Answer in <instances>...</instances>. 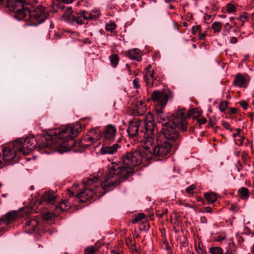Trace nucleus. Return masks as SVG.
Listing matches in <instances>:
<instances>
[{
    "instance_id": "nucleus-27",
    "label": "nucleus",
    "mask_w": 254,
    "mask_h": 254,
    "mask_svg": "<svg viewBox=\"0 0 254 254\" xmlns=\"http://www.w3.org/2000/svg\"><path fill=\"white\" fill-rule=\"evenodd\" d=\"M238 193L240 195L242 199H247L249 197V190L246 187H242L238 190Z\"/></svg>"
},
{
    "instance_id": "nucleus-2",
    "label": "nucleus",
    "mask_w": 254,
    "mask_h": 254,
    "mask_svg": "<svg viewBox=\"0 0 254 254\" xmlns=\"http://www.w3.org/2000/svg\"><path fill=\"white\" fill-rule=\"evenodd\" d=\"M123 164L112 163L109 166V172L111 184L116 185L133 175V167L139 165L142 160L141 151L138 150L127 152L122 157Z\"/></svg>"
},
{
    "instance_id": "nucleus-13",
    "label": "nucleus",
    "mask_w": 254,
    "mask_h": 254,
    "mask_svg": "<svg viewBox=\"0 0 254 254\" xmlns=\"http://www.w3.org/2000/svg\"><path fill=\"white\" fill-rule=\"evenodd\" d=\"M144 135L154 136L157 131L155 129L153 115L148 112L146 114L144 120Z\"/></svg>"
},
{
    "instance_id": "nucleus-4",
    "label": "nucleus",
    "mask_w": 254,
    "mask_h": 254,
    "mask_svg": "<svg viewBox=\"0 0 254 254\" xmlns=\"http://www.w3.org/2000/svg\"><path fill=\"white\" fill-rule=\"evenodd\" d=\"M163 111L164 109H156L157 122L162 126V136L168 141H172L178 138L179 134L177 130L171 126V119H170Z\"/></svg>"
},
{
    "instance_id": "nucleus-29",
    "label": "nucleus",
    "mask_w": 254,
    "mask_h": 254,
    "mask_svg": "<svg viewBox=\"0 0 254 254\" xmlns=\"http://www.w3.org/2000/svg\"><path fill=\"white\" fill-rule=\"evenodd\" d=\"M205 199L208 203H212L216 201L217 197L216 194L214 192L206 193L204 194Z\"/></svg>"
},
{
    "instance_id": "nucleus-24",
    "label": "nucleus",
    "mask_w": 254,
    "mask_h": 254,
    "mask_svg": "<svg viewBox=\"0 0 254 254\" xmlns=\"http://www.w3.org/2000/svg\"><path fill=\"white\" fill-rule=\"evenodd\" d=\"M75 14H73L71 8H68L65 11L64 14L62 15V17L68 22H72L74 17Z\"/></svg>"
},
{
    "instance_id": "nucleus-47",
    "label": "nucleus",
    "mask_w": 254,
    "mask_h": 254,
    "mask_svg": "<svg viewBox=\"0 0 254 254\" xmlns=\"http://www.w3.org/2000/svg\"><path fill=\"white\" fill-rule=\"evenodd\" d=\"M247 19L248 17L245 13L244 14L240 15L239 17L237 18V20L241 21L243 22H245Z\"/></svg>"
},
{
    "instance_id": "nucleus-44",
    "label": "nucleus",
    "mask_w": 254,
    "mask_h": 254,
    "mask_svg": "<svg viewBox=\"0 0 254 254\" xmlns=\"http://www.w3.org/2000/svg\"><path fill=\"white\" fill-rule=\"evenodd\" d=\"M196 251L198 254H207L206 250L201 248L199 245L197 247H196Z\"/></svg>"
},
{
    "instance_id": "nucleus-50",
    "label": "nucleus",
    "mask_w": 254,
    "mask_h": 254,
    "mask_svg": "<svg viewBox=\"0 0 254 254\" xmlns=\"http://www.w3.org/2000/svg\"><path fill=\"white\" fill-rule=\"evenodd\" d=\"M167 212H168L167 210L165 209L162 210V212L157 213L156 215H157V216H158L159 217H162L164 215H166L167 214Z\"/></svg>"
},
{
    "instance_id": "nucleus-61",
    "label": "nucleus",
    "mask_w": 254,
    "mask_h": 254,
    "mask_svg": "<svg viewBox=\"0 0 254 254\" xmlns=\"http://www.w3.org/2000/svg\"><path fill=\"white\" fill-rule=\"evenodd\" d=\"M131 251H132V252L133 253V252L134 253V254L135 253H137V251L136 250V248H135L134 245H133L132 246V248H131Z\"/></svg>"
},
{
    "instance_id": "nucleus-55",
    "label": "nucleus",
    "mask_w": 254,
    "mask_h": 254,
    "mask_svg": "<svg viewBox=\"0 0 254 254\" xmlns=\"http://www.w3.org/2000/svg\"><path fill=\"white\" fill-rule=\"evenodd\" d=\"M206 36V32H203L202 33H200L199 32V39L200 40L203 39Z\"/></svg>"
},
{
    "instance_id": "nucleus-9",
    "label": "nucleus",
    "mask_w": 254,
    "mask_h": 254,
    "mask_svg": "<svg viewBox=\"0 0 254 254\" xmlns=\"http://www.w3.org/2000/svg\"><path fill=\"white\" fill-rule=\"evenodd\" d=\"M34 138H26L25 139H19L15 141V146L19 149V152L24 155H28L35 146Z\"/></svg>"
},
{
    "instance_id": "nucleus-22",
    "label": "nucleus",
    "mask_w": 254,
    "mask_h": 254,
    "mask_svg": "<svg viewBox=\"0 0 254 254\" xmlns=\"http://www.w3.org/2000/svg\"><path fill=\"white\" fill-rule=\"evenodd\" d=\"M42 199L44 201L53 204L55 203L56 200L55 193L53 191H48L43 195Z\"/></svg>"
},
{
    "instance_id": "nucleus-58",
    "label": "nucleus",
    "mask_w": 254,
    "mask_h": 254,
    "mask_svg": "<svg viewBox=\"0 0 254 254\" xmlns=\"http://www.w3.org/2000/svg\"><path fill=\"white\" fill-rule=\"evenodd\" d=\"M205 212L207 213H211L212 212V209L209 206H207L204 207Z\"/></svg>"
},
{
    "instance_id": "nucleus-7",
    "label": "nucleus",
    "mask_w": 254,
    "mask_h": 254,
    "mask_svg": "<svg viewBox=\"0 0 254 254\" xmlns=\"http://www.w3.org/2000/svg\"><path fill=\"white\" fill-rule=\"evenodd\" d=\"M48 16L47 11L45 7L39 5L34 10L30 11L28 22L30 25L37 26L43 22Z\"/></svg>"
},
{
    "instance_id": "nucleus-42",
    "label": "nucleus",
    "mask_w": 254,
    "mask_h": 254,
    "mask_svg": "<svg viewBox=\"0 0 254 254\" xmlns=\"http://www.w3.org/2000/svg\"><path fill=\"white\" fill-rule=\"evenodd\" d=\"M228 107V103L226 101L221 102L219 105V109L222 112H224Z\"/></svg>"
},
{
    "instance_id": "nucleus-1",
    "label": "nucleus",
    "mask_w": 254,
    "mask_h": 254,
    "mask_svg": "<svg viewBox=\"0 0 254 254\" xmlns=\"http://www.w3.org/2000/svg\"><path fill=\"white\" fill-rule=\"evenodd\" d=\"M81 128L78 126L68 125L64 127L49 130L46 137L42 139L38 150L41 153H47L43 150L46 148L55 149L60 153L67 151L76 146L73 138L80 131Z\"/></svg>"
},
{
    "instance_id": "nucleus-20",
    "label": "nucleus",
    "mask_w": 254,
    "mask_h": 254,
    "mask_svg": "<svg viewBox=\"0 0 254 254\" xmlns=\"http://www.w3.org/2000/svg\"><path fill=\"white\" fill-rule=\"evenodd\" d=\"M141 53L138 49H133L127 51V56L131 60L140 62L141 61Z\"/></svg>"
},
{
    "instance_id": "nucleus-38",
    "label": "nucleus",
    "mask_w": 254,
    "mask_h": 254,
    "mask_svg": "<svg viewBox=\"0 0 254 254\" xmlns=\"http://www.w3.org/2000/svg\"><path fill=\"white\" fill-rule=\"evenodd\" d=\"M149 225L146 221H142L139 223V229L141 231H147L149 230Z\"/></svg>"
},
{
    "instance_id": "nucleus-32",
    "label": "nucleus",
    "mask_w": 254,
    "mask_h": 254,
    "mask_svg": "<svg viewBox=\"0 0 254 254\" xmlns=\"http://www.w3.org/2000/svg\"><path fill=\"white\" fill-rule=\"evenodd\" d=\"M226 12L228 13L234 14L236 11V5L234 3H228L226 5L225 7Z\"/></svg>"
},
{
    "instance_id": "nucleus-33",
    "label": "nucleus",
    "mask_w": 254,
    "mask_h": 254,
    "mask_svg": "<svg viewBox=\"0 0 254 254\" xmlns=\"http://www.w3.org/2000/svg\"><path fill=\"white\" fill-rule=\"evenodd\" d=\"M145 216L143 213H140L135 215L131 220V222L133 224L140 223L142 220H145Z\"/></svg>"
},
{
    "instance_id": "nucleus-43",
    "label": "nucleus",
    "mask_w": 254,
    "mask_h": 254,
    "mask_svg": "<svg viewBox=\"0 0 254 254\" xmlns=\"http://www.w3.org/2000/svg\"><path fill=\"white\" fill-rule=\"evenodd\" d=\"M196 189V186L194 185H191L186 189V192L189 194H193L194 193V190Z\"/></svg>"
},
{
    "instance_id": "nucleus-26",
    "label": "nucleus",
    "mask_w": 254,
    "mask_h": 254,
    "mask_svg": "<svg viewBox=\"0 0 254 254\" xmlns=\"http://www.w3.org/2000/svg\"><path fill=\"white\" fill-rule=\"evenodd\" d=\"M237 131V132L236 133L233 134V136L235 138L236 144L239 146L242 145L244 140V137L241 135L242 130L241 129L238 128Z\"/></svg>"
},
{
    "instance_id": "nucleus-40",
    "label": "nucleus",
    "mask_w": 254,
    "mask_h": 254,
    "mask_svg": "<svg viewBox=\"0 0 254 254\" xmlns=\"http://www.w3.org/2000/svg\"><path fill=\"white\" fill-rule=\"evenodd\" d=\"M96 248L93 246L88 247L84 249V254H95Z\"/></svg>"
},
{
    "instance_id": "nucleus-16",
    "label": "nucleus",
    "mask_w": 254,
    "mask_h": 254,
    "mask_svg": "<svg viewBox=\"0 0 254 254\" xmlns=\"http://www.w3.org/2000/svg\"><path fill=\"white\" fill-rule=\"evenodd\" d=\"M144 77L147 87L154 86L155 80H157V75L155 74L152 67L150 65L145 68L144 72Z\"/></svg>"
},
{
    "instance_id": "nucleus-30",
    "label": "nucleus",
    "mask_w": 254,
    "mask_h": 254,
    "mask_svg": "<svg viewBox=\"0 0 254 254\" xmlns=\"http://www.w3.org/2000/svg\"><path fill=\"white\" fill-rule=\"evenodd\" d=\"M69 208V203L68 201L64 200L59 203L56 206L57 210L64 211Z\"/></svg>"
},
{
    "instance_id": "nucleus-64",
    "label": "nucleus",
    "mask_w": 254,
    "mask_h": 254,
    "mask_svg": "<svg viewBox=\"0 0 254 254\" xmlns=\"http://www.w3.org/2000/svg\"><path fill=\"white\" fill-rule=\"evenodd\" d=\"M68 193H69V195L70 196H74V192L70 190H68Z\"/></svg>"
},
{
    "instance_id": "nucleus-35",
    "label": "nucleus",
    "mask_w": 254,
    "mask_h": 254,
    "mask_svg": "<svg viewBox=\"0 0 254 254\" xmlns=\"http://www.w3.org/2000/svg\"><path fill=\"white\" fill-rule=\"evenodd\" d=\"M209 252L210 254H223V250L219 247H212L209 249Z\"/></svg>"
},
{
    "instance_id": "nucleus-31",
    "label": "nucleus",
    "mask_w": 254,
    "mask_h": 254,
    "mask_svg": "<svg viewBox=\"0 0 254 254\" xmlns=\"http://www.w3.org/2000/svg\"><path fill=\"white\" fill-rule=\"evenodd\" d=\"M222 23L220 22H214L211 25V28L214 33H220L222 30Z\"/></svg>"
},
{
    "instance_id": "nucleus-11",
    "label": "nucleus",
    "mask_w": 254,
    "mask_h": 254,
    "mask_svg": "<svg viewBox=\"0 0 254 254\" xmlns=\"http://www.w3.org/2000/svg\"><path fill=\"white\" fill-rule=\"evenodd\" d=\"M156 141L157 143L156 146H154V157H158L159 159L161 158L166 157L171 149V145L170 143L167 141H159V139L156 137Z\"/></svg>"
},
{
    "instance_id": "nucleus-10",
    "label": "nucleus",
    "mask_w": 254,
    "mask_h": 254,
    "mask_svg": "<svg viewBox=\"0 0 254 254\" xmlns=\"http://www.w3.org/2000/svg\"><path fill=\"white\" fill-rule=\"evenodd\" d=\"M144 146L141 152L142 159L147 160L151 159L154 156V136L144 135Z\"/></svg>"
},
{
    "instance_id": "nucleus-59",
    "label": "nucleus",
    "mask_w": 254,
    "mask_h": 254,
    "mask_svg": "<svg viewBox=\"0 0 254 254\" xmlns=\"http://www.w3.org/2000/svg\"><path fill=\"white\" fill-rule=\"evenodd\" d=\"M200 221L202 223H206L207 222V219L205 216H202L200 218Z\"/></svg>"
},
{
    "instance_id": "nucleus-21",
    "label": "nucleus",
    "mask_w": 254,
    "mask_h": 254,
    "mask_svg": "<svg viewBox=\"0 0 254 254\" xmlns=\"http://www.w3.org/2000/svg\"><path fill=\"white\" fill-rule=\"evenodd\" d=\"M19 216V214L17 211H10L6 213L5 215L2 216L4 218L5 221L8 224H10L16 220Z\"/></svg>"
},
{
    "instance_id": "nucleus-17",
    "label": "nucleus",
    "mask_w": 254,
    "mask_h": 254,
    "mask_svg": "<svg viewBox=\"0 0 254 254\" xmlns=\"http://www.w3.org/2000/svg\"><path fill=\"white\" fill-rule=\"evenodd\" d=\"M92 18V14L85 11H80L75 14L72 22H75L78 24H84L88 19Z\"/></svg>"
},
{
    "instance_id": "nucleus-62",
    "label": "nucleus",
    "mask_w": 254,
    "mask_h": 254,
    "mask_svg": "<svg viewBox=\"0 0 254 254\" xmlns=\"http://www.w3.org/2000/svg\"><path fill=\"white\" fill-rule=\"evenodd\" d=\"M230 209H231V210H233V211H237V210H236V206H235V205H234V204H232V205H231Z\"/></svg>"
},
{
    "instance_id": "nucleus-45",
    "label": "nucleus",
    "mask_w": 254,
    "mask_h": 254,
    "mask_svg": "<svg viewBox=\"0 0 254 254\" xmlns=\"http://www.w3.org/2000/svg\"><path fill=\"white\" fill-rule=\"evenodd\" d=\"M201 26L200 25H197L195 26H193L192 28V32L193 34H196L197 32H200Z\"/></svg>"
},
{
    "instance_id": "nucleus-37",
    "label": "nucleus",
    "mask_w": 254,
    "mask_h": 254,
    "mask_svg": "<svg viewBox=\"0 0 254 254\" xmlns=\"http://www.w3.org/2000/svg\"><path fill=\"white\" fill-rule=\"evenodd\" d=\"M116 28V25L115 22L110 21L106 25V29L108 31L113 32Z\"/></svg>"
},
{
    "instance_id": "nucleus-15",
    "label": "nucleus",
    "mask_w": 254,
    "mask_h": 254,
    "mask_svg": "<svg viewBox=\"0 0 254 254\" xmlns=\"http://www.w3.org/2000/svg\"><path fill=\"white\" fill-rule=\"evenodd\" d=\"M19 149L15 146V141L12 143L5 146L2 148V156L4 161H9L15 158Z\"/></svg>"
},
{
    "instance_id": "nucleus-28",
    "label": "nucleus",
    "mask_w": 254,
    "mask_h": 254,
    "mask_svg": "<svg viewBox=\"0 0 254 254\" xmlns=\"http://www.w3.org/2000/svg\"><path fill=\"white\" fill-rule=\"evenodd\" d=\"M136 111L138 116L142 115L146 112V108L142 101H140L136 107Z\"/></svg>"
},
{
    "instance_id": "nucleus-63",
    "label": "nucleus",
    "mask_w": 254,
    "mask_h": 254,
    "mask_svg": "<svg viewBox=\"0 0 254 254\" xmlns=\"http://www.w3.org/2000/svg\"><path fill=\"white\" fill-rule=\"evenodd\" d=\"M212 9L213 10H217L218 9V7L216 6L215 4H212Z\"/></svg>"
},
{
    "instance_id": "nucleus-12",
    "label": "nucleus",
    "mask_w": 254,
    "mask_h": 254,
    "mask_svg": "<svg viewBox=\"0 0 254 254\" xmlns=\"http://www.w3.org/2000/svg\"><path fill=\"white\" fill-rule=\"evenodd\" d=\"M141 123V122L137 119H134L133 120L129 122L127 129V132L129 137H134L135 136L144 137L143 133H144V130L139 131Z\"/></svg>"
},
{
    "instance_id": "nucleus-19",
    "label": "nucleus",
    "mask_w": 254,
    "mask_h": 254,
    "mask_svg": "<svg viewBox=\"0 0 254 254\" xmlns=\"http://www.w3.org/2000/svg\"><path fill=\"white\" fill-rule=\"evenodd\" d=\"M38 225V222L36 219H30L26 222L24 231L27 233H32L36 230Z\"/></svg>"
},
{
    "instance_id": "nucleus-52",
    "label": "nucleus",
    "mask_w": 254,
    "mask_h": 254,
    "mask_svg": "<svg viewBox=\"0 0 254 254\" xmlns=\"http://www.w3.org/2000/svg\"><path fill=\"white\" fill-rule=\"evenodd\" d=\"M198 122L200 125H204L207 122V120L205 118H202L198 120Z\"/></svg>"
},
{
    "instance_id": "nucleus-34",
    "label": "nucleus",
    "mask_w": 254,
    "mask_h": 254,
    "mask_svg": "<svg viewBox=\"0 0 254 254\" xmlns=\"http://www.w3.org/2000/svg\"><path fill=\"white\" fill-rule=\"evenodd\" d=\"M110 61L112 66L116 67L119 62V56L116 54H112L110 57Z\"/></svg>"
},
{
    "instance_id": "nucleus-53",
    "label": "nucleus",
    "mask_w": 254,
    "mask_h": 254,
    "mask_svg": "<svg viewBox=\"0 0 254 254\" xmlns=\"http://www.w3.org/2000/svg\"><path fill=\"white\" fill-rule=\"evenodd\" d=\"M225 239V237L224 236H218L217 239H216V241L217 242H222L223 241H224V240Z\"/></svg>"
},
{
    "instance_id": "nucleus-23",
    "label": "nucleus",
    "mask_w": 254,
    "mask_h": 254,
    "mask_svg": "<svg viewBox=\"0 0 254 254\" xmlns=\"http://www.w3.org/2000/svg\"><path fill=\"white\" fill-rule=\"evenodd\" d=\"M246 82V79L244 76L240 73L236 74L235 78L233 81V84L240 87H243Z\"/></svg>"
},
{
    "instance_id": "nucleus-14",
    "label": "nucleus",
    "mask_w": 254,
    "mask_h": 254,
    "mask_svg": "<svg viewBox=\"0 0 254 254\" xmlns=\"http://www.w3.org/2000/svg\"><path fill=\"white\" fill-rule=\"evenodd\" d=\"M116 132V127L112 125H108L104 128L102 132H100V136L103 137L104 143L108 144L114 141Z\"/></svg>"
},
{
    "instance_id": "nucleus-8",
    "label": "nucleus",
    "mask_w": 254,
    "mask_h": 254,
    "mask_svg": "<svg viewBox=\"0 0 254 254\" xmlns=\"http://www.w3.org/2000/svg\"><path fill=\"white\" fill-rule=\"evenodd\" d=\"M185 112L184 110H178L171 117V126L176 129L177 128L182 131H186L188 128L187 123L185 116Z\"/></svg>"
},
{
    "instance_id": "nucleus-39",
    "label": "nucleus",
    "mask_w": 254,
    "mask_h": 254,
    "mask_svg": "<svg viewBox=\"0 0 254 254\" xmlns=\"http://www.w3.org/2000/svg\"><path fill=\"white\" fill-rule=\"evenodd\" d=\"M56 215L53 212H47L43 215V219L44 220L48 221L55 217Z\"/></svg>"
},
{
    "instance_id": "nucleus-36",
    "label": "nucleus",
    "mask_w": 254,
    "mask_h": 254,
    "mask_svg": "<svg viewBox=\"0 0 254 254\" xmlns=\"http://www.w3.org/2000/svg\"><path fill=\"white\" fill-rule=\"evenodd\" d=\"M8 225L4 217L2 216L0 218V232L4 231Z\"/></svg>"
},
{
    "instance_id": "nucleus-60",
    "label": "nucleus",
    "mask_w": 254,
    "mask_h": 254,
    "mask_svg": "<svg viewBox=\"0 0 254 254\" xmlns=\"http://www.w3.org/2000/svg\"><path fill=\"white\" fill-rule=\"evenodd\" d=\"M26 213L27 215L29 214V210L28 209H24L22 212V217H24L25 216V215L24 214V213Z\"/></svg>"
},
{
    "instance_id": "nucleus-3",
    "label": "nucleus",
    "mask_w": 254,
    "mask_h": 254,
    "mask_svg": "<svg viewBox=\"0 0 254 254\" xmlns=\"http://www.w3.org/2000/svg\"><path fill=\"white\" fill-rule=\"evenodd\" d=\"M102 175V172L99 171L96 175L91 176L83 180L85 188L76 192V196L80 201L84 202L86 200L91 199L95 194L100 197L114 188L116 184L110 183L111 179H109L110 177L108 174L105 178L104 181L102 182L100 186H92L93 184L101 181L100 178Z\"/></svg>"
},
{
    "instance_id": "nucleus-51",
    "label": "nucleus",
    "mask_w": 254,
    "mask_h": 254,
    "mask_svg": "<svg viewBox=\"0 0 254 254\" xmlns=\"http://www.w3.org/2000/svg\"><path fill=\"white\" fill-rule=\"evenodd\" d=\"M227 248H231L235 250V245L232 240H230V241L229 242V246Z\"/></svg>"
},
{
    "instance_id": "nucleus-48",
    "label": "nucleus",
    "mask_w": 254,
    "mask_h": 254,
    "mask_svg": "<svg viewBox=\"0 0 254 254\" xmlns=\"http://www.w3.org/2000/svg\"><path fill=\"white\" fill-rule=\"evenodd\" d=\"M240 104L241 105V107L244 109L247 110L248 104L245 101H241L240 102Z\"/></svg>"
},
{
    "instance_id": "nucleus-18",
    "label": "nucleus",
    "mask_w": 254,
    "mask_h": 254,
    "mask_svg": "<svg viewBox=\"0 0 254 254\" xmlns=\"http://www.w3.org/2000/svg\"><path fill=\"white\" fill-rule=\"evenodd\" d=\"M119 147V145L117 143L110 146L103 145L100 150V153L102 155L114 154L117 151Z\"/></svg>"
},
{
    "instance_id": "nucleus-46",
    "label": "nucleus",
    "mask_w": 254,
    "mask_h": 254,
    "mask_svg": "<svg viewBox=\"0 0 254 254\" xmlns=\"http://www.w3.org/2000/svg\"><path fill=\"white\" fill-rule=\"evenodd\" d=\"M133 85L135 89H138L139 88V80L138 78H136L133 80Z\"/></svg>"
},
{
    "instance_id": "nucleus-56",
    "label": "nucleus",
    "mask_w": 254,
    "mask_h": 254,
    "mask_svg": "<svg viewBox=\"0 0 254 254\" xmlns=\"http://www.w3.org/2000/svg\"><path fill=\"white\" fill-rule=\"evenodd\" d=\"M238 110L236 108H231L230 109V113L232 114H236L238 113Z\"/></svg>"
},
{
    "instance_id": "nucleus-54",
    "label": "nucleus",
    "mask_w": 254,
    "mask_h": 254,
    "mask_svg": "<svg viewBox=\"0 0 254 254\" xmlns=\"http://www.w3.org/2000/svg\"><path fill=\"white\" fill-rule=\"evenodd\" d=\"M238 42L237 38L235 37H232L230 39V42L231 44H236Z\"/></svg>"
},
{
    "instance_id": "nucleus-41",
    "label": "nucleus",
    "mask_w": 254,
    "mask_h": 254,
    "mask_svg": "<svg viewBox=\"0 0 254 254\" xmlns=\"http://www.w3.org/2000/svg\"><path fill=\"white\" fill-rule=\"evenodd\" d=\"M189 113V116L194 115L193 118L196 116H200L201 114V112L197 108L192 109Z\"/></svg>"
},
{
    "instance_id": "nucleus-6",
    "label": "nucleus",
    "mask_w": 254,
    "mask_h": 254,
    "mask_svg": "<svg viewBox=\"0 0 254 254\" xmlns=\"http://www.w3.org/2000/svg\"><path fill=\"white\" fill-rule=\"evenodd\" d=\"M172 97V92L170 90L154 91L151 95V99L155 104V110L157 109H164L169 99Z\"/></svg>"
},
{
    "instance_id": "nucleus-49",
    "label": "nucleus",
    "mask_w": 254,
    "mask_h": 254,
    "mask_svg": "<svg viewBox=\"0 0 254 254\" xmlns=\"http://www.w3.org/2000/svg\"><path fill=\"white\" fill-rule=\"evenodd\" d=\"M236 250L233 249L227 248V250L224 254H235Z\"/></svg>"
},
{
    "instance_id": "nucleus-25",
    "label": "nucleus",
    "mask_w": 254,
    "mask_h": 254,
    "mask_svg": "<svg viewBox=\"0 0 254 254\" xmlns=\"http://www.w3.org/2000/svg\"><path fill=\"white\" fill-rule=\"evenodd\" d=\"M89 133H90L91 136H88L86 139L89 141H94V140H97L99 137L98 129H91Z\"/></svg>"
},
{
    "instance_id": "nucleus-57",
    "label": "nucleus",
    "mask_w": 254,
    "mask_h": 254,
    "mask_svg": "<svg viewBox=\"0 0 254 254\" xmlns=\"http://www.w3.org/2000/svg\"><path fill=\"white\" fill-rule=\"evenodd\" d=\"M223 127L227 129H229L230 128V125L227 122H224L223 124Z\"/></svg>"
},
{
    "instance_id": "nucleus-5",
    "label": "nucleus",
    "mask_w": 254,
    "mask_h": 254,
    "mask_svg": "<svg viewBox=\"0 0 254 254\" xmlns=\"http://www.w3.org/2000/svg\"><path fill=\"white\" fill-rule=\"evenodd\" d=\"M33 0H9L7 7L9 10L14 12V17L18 20L28 21L30 11L24 4H30Z\"/></svg>"
}]
</instances>
